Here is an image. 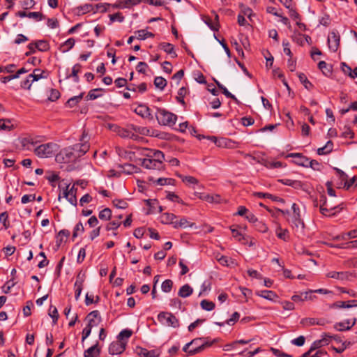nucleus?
<instances>
[{"mask_svg":"<svg viewBox=\"0 0 357 357\" xmlns=\"http://www.w3.org/2000/svg\"><path fill=\"white\" fill-rule=\"evenodd\" d=\"M58 151V145L53 142L37 144L33 149L34 153L40 158H51Z\"/></svg>","mask_w":357,"mask_h":357,"instance_id":"f257e3e1","label":"nucleus"},{"mask_svg":"<svg viewBox=\"0 0 357 357\" xmlns=\"http://www.w3.org/2000/svg\"><path fill=\"white\" fill-rule=\"evenodd\" d=\"M158 123L162 126H173L177 120V116L165 109H158L155 114Z\"/></svg>","mask_w":357,"mask_h":357,"instance_id":"f03ea898","label":"nucleus"},{"mask_svg":"<svg viewBox=\"0 0 357 357\" xmlns=\"http://www.w3.org/2000/svg\"><path fill=\"white\" fill-rule=\"evenodd\" d=\"M77 158H79L78 155L73 146H68L61 150L55 156V160L59 163L72 162Z\"/></svg>","mask_w":357,"mask_h":357,"instance_id":"7ed1b4c3","label":"nucleus"},{"mask_svg":"<svg viewBox=\"0 0 357 357\" xmlns=\"http://www.w3.org/2000/svg\"><path fill=\"white\" fill-rule=\"evenodd\" d=\"M207 339L208 338L205 337H198L193 339L192 340H197V343L192 344L193 347L188 351V355L193 356L199 354L204 350L206 347H211L214 342H216L215 340L208 341Z\"/></svg>","mask_w":357,"mask_h":357,"instance_id":"20e7f679","label":"nucleus"},{"mask_svg":"<svg viewBox=\"0 0 357 357\" xmlns=\"http://www.w3.org/2000/svg\"><path fill=\"white\" fill-rule=\"evenodd\" d=\"M157 318L160 323L165 324L168 326L173 328L179 327L178 319L171 312H161L158 314Z\"/></svg>","mask_w":357,"mask_h":357,"instance_id":"39448f33","label":"nucleus"},{"mask_svg":"<svg viewBox=\"0 0 357 357\" xmlns=\"http://www.w3.org/2000/svg\"><path fill=\"white\" fill-rule=\"evenodd\" d=\"M36 72H40V69H35L33 73L29 74L24 80L21 82L22 88L29 90L34 82L45 77V76H42L41 74H36Z\"/></svg>","mask_w":357,"mask_h":357,"instance_id":"423d86ee","label":"nucleus"},{"mask_svg":"<svg viewBox=\"0 0 357 357\" xmlns=\"http://www.w3.org/2000/svg\"><path fill=\"white\" fill-rule=\"evenodd\" d=\"M19 142L24 150L31 151L40 142L36 137H23L19 139Z\"/></svg>","mask_w":357,"mask_h":357,"instance_id":"0eeeda50","label":"nucleus"},{"mask_svg":"<svg viewBox=\"0 0 357 357\" xmlns=\"http://www.w3.org/2000/svg\"><path fill=\"white\" fill-rule=\"evenodd\" d=\"M85 280V274L79 273L76 277V281L74 284L75 287V298L77 301L81 295L84 282Z\"/></svg>","mask_w":357,"mask_h":357,"instance_id":"6e6552de","label":"nucleus"},{"mask_svg":"<svg viewBox=\"0 0 357 357\" xmlns=\"http://www.w3.org/2000/svg\"><path fill=\"white\" fill-rule=\"evenodd\" d=\"M340 37L337 32L332 31L328 37V45L329 49L335 52L340 45Z\"/></svg>","mask_w":357,"mask_h":357,"instance_id":"1a4fd4ad","label":"nucleus"},{"mask_svg":"<svg viewBox=\"0 0 357 357\" xmlns=\"http://www.w3.org/2000/svg\"><path fill=\"white\" fill-rule=\"evenodd\" d=\"M126 342L120 341L119 340L113 342L109 347V353L111 355H117L122 354L126 349Z\"/></svg>","mask_w":357,"mask_h":357,"instance_id":"9d476101","label":"nucleus"},{"mask_svg":"<svg viewBox=\"0 0 357 357\" xmlns=\"http://www.w3.org/2000/svg\"><path fill=\"white\" fill-rule=\"evenodd\" d=\"M135 352L140 357H159L160 354L158 349L148 350L141 347H137Z\"/></svg>","mask_w":357,"mask_h":357,"instance_id":"9b49d317","label":"nucleus"},{"mask_svg":"<svg viewBox=\"0 0 357 357\" xmlns=\"http://www.w3.org/2000/svg\"><path fill=\"white\" fill-rule=\"evenodd\" d=\"M351 276H352V273L348 271H330L326 274L327 278L338 280H349Z\"/></svg>","mask_w":357,"mask_h":357,"instance_id":"f8f14e48","label":"nucleus"},{"mask_svg":"<svg viewBox=\"0 0 357 357\" xmlns=\"http://www.w3.org/2000/svg\"><path fill=\"white\" fill-rule=\"evenodd\" d=\"M135 112L137 115L141 116L142 118L148 119H153V115L151 112V109L146 105H138L135 108Z\"/></svg>","mask_w":357,"mask_h":357,"instance_id":"ddd939ff","label":"nucleus"},{"mask_svg":"<svg viewBox=\"0 0 357 357\" xmlns=\"http://www.w3.org/2000/svg\"><path fill=\"white\" fill-rule=\"evenodd\" d=\"M146 152L144 153L146 156L151 158V159L161 163V166H162V161L165 158V155L163 153L159 150H149L146 149Z\"/></svg>","mask_w":357,"mask_h":357,"instance_id":"4468645a","label":"nucleus"},{"mask_svg":"<svg viewBox=\"0 0 357 357\" xmlns=\"http://www.w3.org/2000/svg\"><path fill=\"white\" fill-rule=\"evenodd\" d=\"M141 165L149 169H160L162 167V166H161V163L155 161L149 157L148 158H144L142 160Z\"/></svg>","mask_w":357,"mask_h":357,"instance_id":"2eb2a0df","label":"nucleus"},{"mask_svg":"<svg viewBox=\"0 0 357 357\" xmlns=\"http://www.w3.org/2000/svg\"><path fill=\"white\" fill-rule=\"evenodd\" d=\"M356 323V319L354 318L351 323L349 320L337 322L334 325V328L338 331H344L350 330Z\"/></svg>","mask_w":357,"mask_h":357,"instance_id":"dca6fc26","label":"nucleus"},{"mask_svg":"<svg viewBox=\"0 0 357 357\" xmlns=\"http://www.w3.org/2000/svg\"><path fill=\"white\" fill-rule=\"evenodd\" d=\"M342 209V207H340V205L336 206H331L330 208H327L326 206L321 205L319 207V211L321 214L324 215L332 216L335 215L337 212H340Z\"/></svg>","mask_w":357,"mask_h":357,"instance_id":"f3484780","label":"nucleus"},{"mask_svg":"<svg viewBox=\"0 0 357 357\" xmlns=\"http://www.w3.org/2000/svg\"><path fill=\"white\" fill-rule=\"evenodd\" d=\"M86 318L88 319V324L91 323L92 327L98 326L101 321V317L100 316V312L98 310H93L91 312L87 315Z\"/></svg>","mask_w":357,"mask_h":357,"instance_id":"a211bd4d","label":"nucleus"},{"mask_svg":"<svg viewBox=\"0 0 357 357\" xmlns=\"http://www.w3.org/2000/svg\"><path fill=\"white\" fill-rule=\"evenodd\" d=\"M287 157L297 158L296 163L298 165H301L303 167H308L309 158L304 156L301 153H289Z\"/></svg>","mask_w":357,"mask_h":357,"instance_id":"6ab92c4d","label":"nucleus"},{"mask_svg":"<svg viewBox=\"0 0 357 357\" xmlns=\"http://www.w3.org/2000/svg\"><path fill=\"white\" fill-rule=\"evenodd\" d=\"M73 146L75 151L77 152L78 158H80L84 155L89 149V144L86 142L80 144H76Z\"/></svg>","mask_w":357,"mask_h":357,"instance_id":"aec40b11","label":"nucleus"},{"mask_svg":"<svg viewBox=\"0 0 357 357\" xmlns=\"http://www.w3.org/2000/svg\"><path fill=\"white\" fill-rule=\"evenodd\" d=\"M159 47L166 53L171 54L172 57L176 58L177 56V54L174 51V47L172 44L169 43H161L159 44Z\"/></svg>","mask_w":357,"mask_h":357,"instance_id":"412c9836","label":"nucleus"},{"mask_svg":"<svg viewBox=\"0 0 357 357\" xmlns=\"http://www.w3.org/2000/svg\"><path fill=\"white\" fill-rule=\"evenodd\" d=\"M256 294L269 301H275V299L278 297L274 291L270 290L259 291Z\"/></svg>","mask_w":357,"mask_h":357,"instance_id":"4be33fe9","label":"nucleus"},{"mask_svg":"<svg viewBox=\"0 0 357 357\" xmlns=\"http://www.w3.org/2000/svg\"><path fill=\"white\" fill-rule=\"evenodd\" d=\"M176 220V216L170 213H165L160 216V222L162 224H172L174 225V222Z\"/></svg>","mask_w":357,"mask_h":357,"instance_id":"5701e85b","label":"nucleus"},{"mask_svg":"<svg viewBox=\"0 0 357 357\" xmlns=\"http://www.w3.org/2000/svg\"><path fill=\"white\" fill-rule=\"evenodd\" d=\"M100 349L98 348V342H96V344L91 347H89L88 349H86L84 353V357H95L96 356H98L100 354Z\"/></svg>","mask_w":357,"mask_h":357,"instance_id":"b1692460","label":"nucleus"},{"mask_svg":"<svg viewBox=\"0 0 357 357\" xmlns=\"http://www.w3.org/2000/svg\"><path fill=\"white\" fill-rule=\"evenodd\" d=\"M193 289L188 284L183 285L178 290V295L182 298H186L192 295Z\"/></svg>","mask_w":357,"mask_h":357,"instance_id":"393cba45","label":"nucleus"},{"mask_svg":"<svg viewBox=\"0 0 357 357\" xmlns=\"http://www.w3.org/2000/svg\"><path fill=\"white\" fill-rule=\"evenodd\" d=\"M329 344V341H328V339L326 338L325 336H324V333L322 335V338L320 339V340H316L314 341L311 347H310V349L311 351H314L320 347H321L322 346H324V345H328Z\"/></svg>","mask_w":357,"mask_h":357,"instance_id":"a878e982","label":"nucleus"},{"mask_svg":"<svg viewBox=\"0 0 357 357\" xmlns=\"http://www.w3.org/2000/svg\"><path fill=\"white\" fill-rule=\"evenodd\" d=\"M149 181L155 183L158 185H174L175 180L171 178H159L154 180L153 178H149Z\"/></svg>","mask_w":357,"mask_h":357,"instance_id":"bb28decb","label":"nucleus"},{"mask_svg":"<svg viewBox=\"0 0 357 357\" xmlns=\"http://www.w3.org/2000/svg\"><path fill=\"white\" fill-rule=\"evenodd\" d=\"M333 143L332 141L329 140L326 142L325 146L317 149V154L320 155L328 154L333 151Z\"/></svg>","mask_w":357,"mask_h":357,"instance_id":"cd10ccee","label":"nucleus"},{"mask_svg":"<svg viewBox=\"0 0 357 357\" xmlns=\"http://www.w3.org/2000/svg\"><path fill=\"white\" fill-rule=\"evenodd\" d=\"M254 195L256 197H258L259 198H268V199H272L274 202L284 203V200L282 198L273 195L269 193H264V192H255Z\"/></svg>","mask_w":357,"mask_h":357,"instance_id":"c85d7f7f","label":"nucleus"},{"mask_svg":"<svg viewBox=\"0 0 357 357\" xmlns=\"http://www.w3.org/2000/svg\"><path fill=\"white\" fill-rule=\"evenodd\" d=\"M193 223H190L186 218H183L179 221L176 220L174 225V228L178 229V228H187V227H191L193 226Z\"/></svg>","mask_w":357,"mask_h":357,"instance_id":"c756f323","label":"nucleus"},{"mask_svg":"<svg viewBox=\"0 0 357 357\" xmlns=\"http://www.w3.org/2000/svg\"><path fill=\"white\" fill-rule=\"evenodd\" d=\"M136 38L138 40H145L148 38H153L154 34L151 32L147 31L145 29H140L135 32Z\"/></svg>","mask_w":357,"mask_h":357,"instance_id":"7c9ffc66","label":"nucleus"},{"mask_svg":"<svg viewBox=\"0 0 357 357\" xmlns=\"http://www.w3.org/2000/svg\"><path fill=\"white\" fill-rule=\"evenodd\" d=\"M259 162H261L263 165H264L266 167L269 169H276V168H280L282 167V164L281 162L279 161H270L267 160H262L261 162L258 161Z\"/></svg>","mask_w":357,"mask_h":357,"instance_id":"2f4dec72","label":"nucleus"},{"mask_svg":"<svg viewBox=\"0 0 357 357\" xmlns=\"http://www.w3.org/2000/svg\"><path fill=\"white\" fill-rule=\"evenodd\" d=\"M63 197H65L72 205L76 206L77 204V197L68 190H63Z\"/></svg>","mask_w":357,"mask_h":357,"instance_id":"473e14b6","label":"nucleus"},{"mask_svg":"<svg viewBox=\"0 0 357 357\" xmlns=\"http://www.w3.org/2000/svg\"><path fill=\"white\" fill-rule=\"evenodd\" d=\"M34 43L36 45L35 47H36L38 51L46 52L50 49V45L46 40H39L34 42Z\"/></svg>","mask_w":357,"mask_h":357,"instance_id":"72a5a7b5","label":"nucleus"},{"mask_svg":"<svg viewBox=\"0 0 357 357\" xmlns=\"http://www.w3.org/2000/svg\"><path fill=\"white\" fill-rule=\"evenodd\" d=\"M75 40L73 38H68L61 46L60 49L62 52H66L73 47L75 45Z\"/></svg>","mask_w":357,"mask_h":357,"instance_id":"f704fd0d","label":"nucleus"},{"mask_svg":"<svg viewBox=\"0 0 357 357\" xmlns=\"http://www.w3.org/2000/svg\"><path fill=\"white\" fill-rule=\"evenodd\" d=\"M70 235V231L68 230H66V229H62L61 230L56 238V246L57 247H59L61 245V244L62 243V242L63 241V237H68Z\"/></svg>","mask_w":357,"mask_h":357,"instance_id":"c9c22d12","label":"nucleus"},{"mask_svg":"<svg viewBox=\"0 0 357 357\" xmlns=\"http://www.w3.org/2000/svg\"><path fill=\"white\" fill-rule=\"evenodd\" d=\"M84 93H81L79 96L70 98L66 102V105L72 108L76 106L82 99Z\"/></svg>","mask_w":357,"mask_h":357,"instance_id":"e433bc0d","label":"nucleus"},{"mask_svg":"<svg viewBox=\"0 0 357 357\" xmlns=\"http://www.w3.org/2000/svg\"><path fill=\"white\" fill-rule=\"evenodd\" d=\"M357 237V229L351 230L347 233L343 234L342 235H338L335 237L337 240H347L349 238H354Z\"/></svg>","mask_w":357,"mask_h":357,"instance_id":"4c0bfd02","label":"nucleus"},{"mask_svg":"<svg viewBox=\"0 0 357 357\" xmlns=\"http://www.w3.org/2000/svg\"><path fill=\"white\" fill-rule=\"evenodd\" d=\"M130 129L136 133H139L142 135H149L150 130L146 127H140L134 125L130 126Z\"/></svg>","mask_w":357,"mask_h":357,"instance_id":"58836bf2","label":"nucleus"},{"mask_svg":"<svg viewBox=\"0 0 357 357\" xmlns=\"http://www.w3.org/2000/svg\"><path fill=\"white\" fill-rule=\"evenodd\" d=\"M167 80L162 77H156L154 79V85L156 88L163 90L165 87L167 86Z\"/></svg>","mask_w":357,"mask_h":357,"instance_id":"ea45409f","label":"nucleus"},{"mask_svg":"<svg viewBox=\"0 0 357 357\" xmlns=\"http://www.w3.org/2000/svg\"><path fill=\"white\" fill-rule=\"evenodd\" d=\"M177 176L182 179V181L188 185L197 184L198 180L191 176H183L181 174H177Z\"/></svg>","mask_w":357,"mask_h":357,"instance_id":"a19ab883","label":"nucleus"},{"mask_svg":"<svg viewBox=\"0 0 357 357\" xmlns=\"http://www.w3.org/2000/svg\"><path fill=\"white\" fill-rule=\"evenodd\" d=\"M99 218L102 220H109L112 217V211L109 208H105L99 213Z\"/></svg>","mask_w":357,"mask_h":357,"instance_id":"79ce46f5","label":"nucleus"},{"mask_svg":"<svg viewBox=\"0 0 357 357\" xmlns=\"http://www.w3.org/2000/svg\"><path fill=\"white\" fill-rule=\"evenodd\" d=\"M200 305L203 310L206 311H211L215 307L213 302L205 299L201 301Z\"/></svg>","mask_w":357,"mask_h":357,"instance_id":"37998d69","label":"nucleus"},{"mask_svg":"<svg viewBox=\"0 0 357 357\" xmlns=\"http://www.w3.org/2000/svg\"><path fill=\"white\" fill-rule=\"evenodd\" d=\"M291 222L294 225V226L297 229H303L304 228V222L301 218V215L298 216H293Z\"/></svg>","mask_w":357,"mask_h":357,"instance_id":"c03bdc74","label":"nucleus"},{"mask_svg":"<svg viewBox=\"0 0 357 357\" xmlns=\"http://www.w3.org/2000/svg\"><path fill=\"white\" fill-rule=\"evenodd\" d=\"M132 334V331L131 330L124 329L119 333L117 338L120 341L123 342L124 339L128 340L129 337H130Z\"/></svg>","mask_w":357,"mask_h":357,"instance_id":"a18cd8bd","label":"nucleus"},{"mask_svg":"<svg viewBox=\"0 0 357 357\" xmlns=\"http://www.w3.org/2000/svg\"><path fill=\"white\" fill-rule=\"evenodd\" d=\"M0 222L3 225V227L7 229L10 227V222L8 221V214L6 211L0 214Z\"/></svg>","mask_w":357,"mask_h":357,"instance_id":"49530a36","label":"nucleus"},{"mask_svg":"<svg viewBox=\"0 0 357 357\" xmlns=\"http://www.w3.org/2000/svg\"><path fill=\"white\" fill-rule=\"evenodd\" d=\"M331 309L350 308L346 301H337L329 305Z\"/></svg>","mask_w":357,"mask_h":357,"instance_id":"de8ad7c7","label":"nucleus"},{"mask_svg":"<svg viewBox=\"0 0 357 357\" xmlns=\"http://www.w3.org/2000/svg\"><path fill=\"white\" fill-rule=\"evenodd\" d=\"M173 286V282L171 280H165L161 285L162 291L168 293L170 292Z\"/></svg>","mask_w":357,"mask_h":357,"instance_id":"09e8293b","label":"nucleus"},{"mask_svg":"<svg viewBox=\"0 0 357 357\" xmlns=\"http://www.w3.org/2000/svg\"><path fill=\"white\" fill-rule=\"evenodd\" d=\"M49 315L52 318L53 323L55 324L59 318V313L55 306L50 305L49 308Z\"/></svg>","mask_w":357,"mask_h":357,"instance_id":"8fccbe9b","label":"nucleus"},{"mask_svg":"<svg viewBox=\"0 0 357 357\" xmlns=\"http://www.w3.org/2000/svg\"><path fill=\"white\" fill-rule=\"evenodd\" d=\"M121 221L114 220L106 225L105 229L107 231L116 230L121 226Z\"/></svg>","mask_w":357,"mask_h":357,"instance_id":"3c124183","label":"nucleus"},{"mask_svg":"<svg viewBox=\"0 0 357 357\" xmlns=\"http://www.w3.org/2000/svg\"><path fill=\"white\" fill-rule=\"evenodd\" d=\"M299 80L303 83L307 89H310L312 86V84L308 81L306 75L304 73H300L298 75Z\"/></svg>","mask_w":357,"mask_h":357,"instance_id":"603ef678","label":"nucleus"},{"mask_svg":"<svg viewBox=\"0 0 357 357\" xmlns=\"http://www.w3.org/2000/svg\"><path fill=\"white\" fill-rule=\"evenodd\" d=\"M13 125L10 120L0 119V130H10Z\"/></svg>","mask_w":357,"mask_h":357,"instance_id":"864d4df0","label":"nucleus"},{"mask_svg":"<svg viewBox=\"0 0 357 357\" xmlns=\"http://www.w3.org/2000/svg\"><path fill=\"white\" fill-rule=\"evenodd\" d=\"M102 90V89L100 88L91 90L86 96L87 100H95L100 97L102 95L100 93H96V92L101 91Z\"/></svg>","mask_w":357,"mask_h":357,"instance_id":"5fc2aeb1","label":"nucleus"},{"mask_svg":"<svg viewBox=\"0 0 357 357\" xmlns=\"http://www.w3.org/2000/svg\"><path fill=\"white\" fill-rule=\"evenodd\" d=\"M142 2V0H123L119 3L120 7H130L139 4Z\"/></svg>","mask_w":357,"mask_h":357,"instance_id":"6e6d98bb","label":"nucleus"},{"mask_svg":"<svg viewBox=\"0 0 357 357\" xmlns=\"http://www.w3.org/2000/svg\"><path fill=\"white\" fill-rule=\"evenodd\" d=\"M84 231V227L81 222H79L75 227L73 233V238H76L79 234H82Z\"/></svg>","mask_w":357,"mask_h":357,"instance_id":"4d7b16f0","label":"nucleus"},{"mask_svg":"<svg viewBox=\"0 0 357 357\" xmlns=\"http://www.w3.org/2000/svg\"><path fill=\"white\" fill-rule=\"evenodd\" d=\"M352 343L350 341H344L342 342V346L339 348L333 347L332 349L337 353H342L347 348L349 347Z\"/></svg>","mask_w":357,"mask_h":357,"instance_id":"13d9d810","label":"nucleus"},{"mask_svg":"<svg viewBox=\"0 0 357 357\" xmlns=\"http://www.w3.org/2000/svg\"><path fill=\"white\" fill-rule=\"evenodd\" d=\"M318 68L326 75L331 73V70L328 67V64L324 61L319 62Z\"/></svg>","mask_w":357,"mask_h":357,"instance_id":"bf43d9fd","label":"nucleus"},{"mask_svg":"<svg viewBox=\"0 0 357 357\" xmlns=\"http://www.w3.org/2000/svg\"><path fill=\"white\" fill-rule=\"evenodd\" d=\"M112 202L114 206L121 209L126 208L128 206V203L123 199H114Z\"/></svg>","mask_w":357,"mask_h":357,"instance_id":"052dcab7","label":"nucleus"},{"mask_svg":"<svg viewBox=\"0 0 357 357\" xmlns=\"http://www.w3.org/2000/svg\"><path fill=\"white\" fill-rule=\"evenodd\" d=\"M27 17L33 18V19L36 20V21H40V20L45 19V16L43 15V14L40 12L28 13Z\"/></svg>","mask_w":357,"mask_h":357,"instance_id":"680f3d73","label":"nucleus"},{"mask_svg":"<svg viewBox=\"0 0 357 357\" xmlns=\"http://www.w3.org/2000/svg\"><path fill=\"white\" fill-rule=\"evenodd\" d=\"M280 181L282 183H283L284 185H289V186H292V187H294V188H296V187L300 185V182L299 181L291 180V179L284 178V179L280 180Z\"/></svg>","mask_w":357,"mask_h":357,"instance_id":"e2e57ef3","label":"nucleus"},{"mask_svg":"<svg viewBox=\"0 0 357 357\" xmlns=\"http://www.w3.org/2000/svg\"><path fill=\"white\" fill-rule=\"evenodd\" d=\"M121 168L123 169V171L128 174H132L135 172L137 168L135 165L132 164H125L123 165L120 166Z\"/></svg>","mask_w":357,"mask_h":357,"instance_id":"0e129e2a","label":"nucleus"},{"mask_svg":"<svg viewBox=\"0 0 357 357\" xmlns=\"http://www.w3.org/2000/svg\"><path fill=\"white\" fill-rule=\"evenodd\" d=\"M92 328L93 327L91 326V324H88L86 325V326L83 329L82 342H84V340L86 339L89 336V335L91 334Z\"/></svg>","mask_w":357,"mask_h":357,"instance_id":"69168bd1","label":"nucleus"},{"mask_svg":"<svg viewBox=\"0 0 357 357\" xmlns=\"http://www.w3.org/2000/svg\"><path fill=\"white\" fill-rule=\"evenodd\" d=\"M270 350L275 356L278 357H292L291 355L284 353L283 351L273 347H271Z\"/></svg>","mask_w":357,"mask_h":357,"instance_id":"338daca9","label":"nucleus"},{"mask_svg":"<svg viewBox=\"0 0 357 357\" xmlns=\"http://www.w3.org/2000/svg\"><path fill=\"white\" fill-rule=\"evenodd\" d=\"M317 319L316 318H304L301 320V324L304 326H314L317 325Z\"/></svg>","mask_w":357,"mask_h":357,"instance_id":"774afa93","label":"nucleus"}]
</instances>
